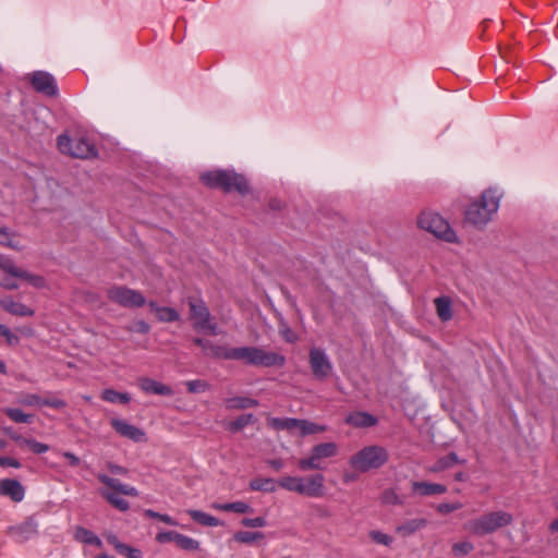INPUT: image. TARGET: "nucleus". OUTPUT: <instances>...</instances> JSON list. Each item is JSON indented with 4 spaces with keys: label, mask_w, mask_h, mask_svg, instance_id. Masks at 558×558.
Segmentation results:
<instances>
[{
    "label": "nucleus",
    "mask_w": 558,
    "mask_h": 558,
    "mask_svg": "<svg viewBox=\"0 0 558 558\" xmlns=\"http://www.w3.org/2000/svg\"><path fill=\"white\" fill-rule=\"evenodd\" d=\"M389 453L386 448L372 445L366 446L353 456L350 457L349 464L352 469L366 473L371 470L381 468L387 463Z\"/></svg>",
    "instance_id": "423d86ee"
},
{
    "label": "nucleus",
    "mask_w": 558,
    "mask_h": 558,
    "mask_svg": "<svg viewBox=\"0 0 558 558\" xmlns=\"http://www.w3.org/2000/svg\"><path fill=\"white\" fill-rule=\"evenodd\" d=\"M0 495L9 497L14 502H21L25 497V488L15 478H3L0 481Z\"/></svg>",
    "instance_id": "f3484780"
},
{
    "label": "nucleus",
    "mask_w": 558,
    "mask_h": 558,
    "mask_svg": "<svg viewBox=\"0 0 558 558\" xmlns=\"http://www.w3.org/2000/svg\"><path fill=\"white\" fill-rule=\"evenodd\" d=\"M101 399L109 403L128 404L131 401V395L128 392H119L112 388L104 389Z\"/></svg>",
    "instance_id": "72a5a7b5"
},
{
    "label": "nucleus",
    "mask_w": 558,
    "mask_h": 558,
    "mask_svg": "<svg viewBox=\"0 0 558 558\" xmlns=\"http://www.w3.org/2000/svg\"><path fill=\"white\" fill-rule=\"evenodd\" d=\"M193 343L199 348H202L204 351H207L209 350L210 345H211V341L207 340V339H203V338H193Z\"/></svg>",
    "instance_id": "052dcab7"
},
{
    "label": "nucleus",
    "mask_w": 558,
    "mask_h": 558,
    "mask_svg": "<svg viewBox=\"0 0 558 558\" xmlns=\"http://www.w3.org/2000/svg\"><path fill=\"white\" fill-rule=\"evenodd\" d=\"M338 452V446L335 442H322L315 445L311 449V453L307 458L300 459L298 462V466L301 471H310V470H318L322 471L325 469L323 464L324 459H328L335 457Z\"/></svg>",
    "instance_id": "9b49d317"
},
{
    "label": "nucleus",
    "mask_w": 558,
    "mask_h": 558,
    "mask_svg": "<svg viewBox=\"0 0 558 558\" xmlns=\"http://www.w3.org/2000/svg\"><path fill=\"white\" fill-rule=\"evenodd\" d=\"M5 415L15 423H32L33 415L24 413L17 408H7L4 410Z\"/></svg>",
    "instance_id": "e433bc0d"
},
{
    "label": "nucleus",
    "mask_w": 558,
    "mask_h": 558,
    "mask_svg": "<svg viewBox=\"0 0 558 558\" xmlns=\"http://www.w3.org/2000/svg\"><path fill=\"white\" fill-rule=\"evenodd\" d=\"M74 537L76 541L96 546L100 548L102 546L101 539L90 530L85 529L83 526H77L75 530Z\"/></svg>",
    "instance_id": "cd10ccee"
},
{
    "label": "nucleus",
    "mask_w": 558,
    "mask_h": 558,
    "mask_svg": "<svg viewBox=\"0 0 558 558\" xmlns=\"http://www.w3.org/2000/svg\"><path fill=\"white\" fill-rule=\"evenodd\" d=\"M10 536L19 543H24L38 534V523L34 517H28L22 523L9 529Z\"/></svg>",
    "instance_id": "2eb2a0df"
},
{
    "label": "nucleus",
    "mask_w": 558,
    "mask_h": 558,
    "mask_svg": "<svg viewBox=\"0 0 558 558\" xmlns=\"http://www.w3.org/2000/svg\"><path fill=\"white\" fill-rule=\"evenodd\" d=\"M107 296L123 307H142L146 303V299L141 292L123 286L108 289Z\"/></svg>",
    "instance_id": "f8f14e48"
},
{
    "label": "nucleus",
    "mask_w": 558,
    "mask_h": 558,
    "mask_svg": "<svg viewBox=\"0 0 558 558\" xmlns=\"http://www.w3.org/2000/svg\"><path fill=\"white\" fill-rule=\"evenodd\" d=\"M185 385L191 393L204 392L209 388V384L202 379L189 380Z\"/></svg>",
    "instance_id": "37998d69"
},
{
    "label": "nucleus",
    "mask_w": 558,
    "mask_h": 558,
    "mask_svg": "<svg viewBox=\"0 0 558 558\" xmlns=\"http://www.w3.org/2000/svg\"><path fill=\"white\" fill-rule=\"evenodd\" d=\"M411 489L413 494L422 497L442 495L447 492V487L442 484L418 481L411 483Z\"/></svg>",
    "instance_id": "412c9836"
},
{
    "label": "nucleus",
    "mask_w": 558,
    "mask_h": 558,
    "mask_svg": "<svg viewBox=\"0 0 558 558\" xmlns=\"http://www.w3.org/2000/svg\"><path fill=\"white\" fill-rule=\"evenodd\" d=\"M97 480L105 485L104 488L99 489L100 496L119 511L125 512L130 509L129 501L121 498L119 495L131 497H137L140 495V492L134 486L124 484L120 480L105 473H98Z\"/></svg>",
    "instance_id": "7ed1b4c3"
},
{
    "label": "nucleus",
    "mask_w": 558,
    "mask_h": 558,
    "mask_svg": "<svg viewBox=\"0 0 558 558\" xmlns=\"http://www.w3.org/2000/svg\"><path fill=\"white\" fill-rule=\"evenodd\" d=\"M138 387L141 388L142 391H144L147 395H158L167 397L173 395V390L171 389V387L149 377L140 378Z\"/></svg>",
    "instance_id": "a211bd4d"
},
{
    "label": "nucleus",
    "mask_w": 558,
    "mask_h": 558,
    "mask_svg": "<svg viewBox=\"0 0 558 558\" xmlns=\"http://www.w3.org/2000/svg\"><path fill=\"white\" fill-rule=\"evenodd\" d=\"M501 194L497 189L489 187L481 194L480 198L472 202L464 213L465 221L474 227L486 226L499 208Z\"/></svg>",
    "instance_id": "f257e3e1"
},
{
    "label": "nucleus",
    "mask_w": 558,
    "mask_h": 558,
    "mask_svg": "<svg viewBox=\"0 0 558 558\" xmlns=\"http://www.w3.org/2000/svg\"><path fill=\"white\" fill-rule=\"evenodd\" d=\"M24 445L27 446L36 454H41L49 450L48 445L39 442L33 438H27L24 440Z\"/></svg>",
    "instance_id": "a18cd8bd"
},
{
    "label": "nucleus",
    "mask_w": 558,
    "mask_h": 558,
    "mask_svg": "<svg viewBox=\"0 0 558 558\" xmlns=\"http://www.w3.org/2000/svg\"><path fill=\"white\" fill-rule=\"evenodd\" d=\"M434 303L441 322H448L452 318L451 300L448 296L436 298Z\"/></svg>",
    "instance_id": "7c9ffc66"
},
{
    "label": "nucleus",
    "mask_w": 558,
    "mask_h": 558,
    "mask_svg": "<svg viewBox=\"0 0 558 558\" xmlns=\"http://www.w3.org/2000/svg\"><path fill=\"white\" fill-rule=\"evenodd\" d=\"M186 303L190 308V319L194 330L207 332L211 336L219 335L218 325L203 299L189 296Z\"/></svg>",
    "instance_id": "6e6552de"
},
{
    "label": "nucleus",
    "mask_w": 558,
    "mask_h": 558,
    "mask_svg": "<svg viewBox=\"0 0 558 558\" xmlns=\"http://www.w3.org/2000/svg\"><path fill=\"white\" fill-rule=\"evenodd\" d=\"M202 182L211 189H220L226 193L232 191L239 194L248 193L250 186L244 175L233 170H213L202 173Z\"/></svg>",
    "instance_id": "39448f33"
},
{
    "label": "nucleus",
    "mask_w": 558,
    "mask_h": 558,
    "mask_svg": "<svg viewBox=\"0 0 558 558\" xmlns=\"http://www.w3.org/2000/svg\"><path fill=\"white\" fill-rule=\"evenodd\" d=\"M0 307L7 313L19 317H28L35 314L33 308L23 303L15 302L12 296H4L1 299Z\"/></svg>",
    "instance_id": "aec40b11"
},
{
    "label": "nucleus",
    "mask_w": 558,
    "mask_h": 558,
    "mask_svg": "<svg viewBox=\"0 0 558 558\" xmlns=\"http://www.w3.org/2000/svg\"><path fill=\"white\" fill-rule=\"evenodd\" d=\"M57 146L60 153L74 158L85 159L97 155L95 145L83 137L71 138L66 134H61L57 138Z\"/></svg>",
    "instance_id": "9d476101"
},
{
    "label": "nucleus",
    "mask_w": 558,
    "mask_h": 558,
    "mask_svg": "<svg viewBox=\"0 0 558 558\" xmlns=\"http://www.w3.org/2000/svg\"><path fill=\"white\" fill-rule=\"evenodd\" d=\"M122 551L121 555H125L128 558H143V554L140 549L129 545L120 546Z\"/></svg>",
    "instance_id": "5fc2aeb1"
},
{
    "label": "nucleus",
    "mask_w": 558,
    "mask_h": 558,
    "mask_svg": "<svg viewBox=\"0 0 558 558\" xmlns=\"http://www.w3.org/2000/svg\"><path fill=\"white\" fill-rule=\"evenodd\" d=\"M460 463V460L456 452H450L445 457L439 458L430 468L432 472L438 473L442 472L447 469L452 468L453 465Z\"/></svg>",
    "instance_id": "f704fd0d"
},
{
    "label": "nucleus",
    "mask_w": 558,
    "mask_h": 558,
    "mask_svg": "<svg viewBox=\"0 0 558 558\" xmlns=\"http://www.w3.org/2000/svg\"><path fill=\"white\" fill-rule=\"evenodd\" d=\"M417 226L438 239L450 243L457 241L456 232L451 229L449 222L437 213L422 211L417 219Z\"/></svg>",
    "instance_id": "1a4fd4ad"
},
{
    "label": "nucleus",
    "mask_w": 558,
    "mask_h": 558,
    "mask_svg": "<svg viewBox=\"0 0 558 558\" xmlns=\"http://www.w3.org/2000/svg\"><path fill=\"white\" fill-rule=\"evenodd\" d=\"M277 483L282 489L310 498H320L325 494V476L322 473L306 477L284 475Z\"/></svg>",
    "instance_id": "20e7f679"
},
{
    "label": "nucleus",
    "mask_w": 558,
    "mask_h": 558,
    "mask_svg": "<svg viewBox=\"0 0 558 558\" xmlns=\"http://www.w3.org/2000/svg\"><path fill=\"white\" fill-rule=\"evenodd\" d=\"M177 545L178 547H180L181 549L183 550H187V551H194V550H197L199 548V542L190 537V536H186L184 534H181L179 535L178 539H177Z\"/></svg>",
    "instance_id": "ea45409f"
},
{
    "label": "nucleus",
    "mask_w": 558,
    "mask_h": 558,
    "mask_svg": "<svg viewBox=\"0 0 558 558\" xmlns=\"http://www.w3.org/2000/svg\"><path fill=\"white\" fill-rule=\"evenodd\" d=\"M254 421L255 416L252 413L242 414L229 423L228 429L232 433H238Z\"/></svg>",
    "instance_id": "c9c22d12"
},
{
    "label": "nucleus",
    "mask_w": 558,
    "mask_h": 558,
    "mask_svg": "<svg viewBox=\"0 0 558 558\" xmlns=\"http://www.w3.org/2000/svg\"><path fill=\"white\" fill-rule=\"evenodd\" d=\"M66 405L68 404L63 399L58 398L56 396H50V397L44 398V401H43V407H49V408H52L56 410H62Z\"/></svg>",
    "instance_id": "de8ad7c7"
},
{
    "label": "nucleus",
    "mask_w": 558,
    "mask_h": 558,
    "mask_svg": "<svg viewBox=\"0 0 558 558\" xmlns=\"http://www.w3.org/2000/svg\"><path fill=\"white\" fill-rule=\"evenodd\" d=\"M179 535H180V533H178L175 531H163V532H159L156 535V541L159 544H166V543H170V542H174L177 544V539H178Z\"/></svg>",
    "instance_id": "8fccbe9b"
},
{
    "label": "nucleus",
    "mask_w": 558,
    "mask_h": 558,
    "mask_svg": "<svg viewBox=\"0 0 558 558\" xmlns=\"http://www.w3.org/2000/svg\"><path fill=\"white\" fill-rule=\"evenodd\" d=\"M0 246L21 252L24 245L20 241L19 233L10 230L8 227L0 228Z\"/></svg>",
    "instance_id": "b1692460"
},
{
    "label": "nucleus",
    "mask_w": 558,
    "mask_h": 558,
    "mask_svg": "<svg viewBox=\"0 0 558 558\" xmlns=\"http://www.w3.org/2000/svg\"><path fill=\"white\" fill-rule=\"evenodd\" d=\"M385 505H402V500L393 489H386L380 497Z\"/></svg>",
    "instance_id": "49530a36"
},
{
    "label": "nucleus",
    "mask_w": 558,
    "mask_h": 558,
    "mask_svg": "<svg viewBox=\"0 0 558 558\" xmlns=\"http://www.w3.org/2000/svg\"><path fill=\"white\" fill-rule=\"evenodd\" d=\"M269 427L276 430H293L296 428L298 418L295 417H270L267 421Z\"/></svg>",
    "instance_id": "473e14b6"
},
{
    "label": "nucleus",
    "mask_w": 558,
    "mask_h": 558,
    "mask_svg": "<svg viewBox=\"0 0 558 558\" xmlns=\"http://www.w3.org/2000/svg\"><path fill=\"white\" fill-rule=\"evenodd\" d=\"M134 330L140 333H147L150 330V326L144 320H138L135 323Z\"/></svg>",
    "instance_id": "680f3d73"
},
{
    "label": "nucleus",
    "mask_w": 558,
    "mask_h": 558,
    "mask_svg": "<svg viewBox=\"0 0 558 558\" xmlns=\"http://www.w3.org/2000/svg\"><path fill=\"white\" fill-rule=\"evenodd\" d=\"M32 87L37 92L48 97H56L58 95L57 81L52 74L46 71H35L29 76Z\"/></svg>",
    "instance_id": "4468645a"
},
{
    "label": "nucleus",
    "mask_w": 558,
    "mask_h": 558,
    "mask_svg": "<svg viewBox=\"0 0 558 558\" xmlns=\"http://www.w3.org/2000/svg\"><path fill=\"white\" fill-rule=\"evenodd\" d=\"M209 351H210V355L214 359L231 361L232 348H230V347L221 345V344H214L211 342Z\"/></svg>",
    "instance_id": "58836bf2"
},
{
    "label": "nucleus",
    "mask_w": 558,
    "mask_h": 558,
    "mask_svg": "<svg viewBox=\"0 0 558 558\" xmlns=\"http://www.w3.org/2000/svg\"><path fill=\"white\" fill-rule=\"evenodd\" d=\"M428 524V521L424 518H415L411 520H407L402 524H399L396 527V533L402 537H408L423 529H425Z\"/></svg>",
    "instance_id": "5701e85b"
},
{
    "label": "nucleus",
    "mask_w": 558,
    "mask_h": 558,
    "mask_svg": "<svg viewBox=\"0 0 558 558\" xmlns=\"http://www.w3.org/2000/svg\"><path fill=\"white\" fill-rule=\"evenodd\" d=\"M111 427L122 437H125L134 442H144L147 440L145 432L124 420L112 418L110 421Z\"/></svg>",
    "instance_id": "dca6fc26"
},
{
    "label": "nucleus",
    "mask_w": 558,
    "mask_h": 558,
    "mask_svg": "<svg viewBox=\"0 0 558 558\" xmlns=\"http://www.w3.org/2000/svg\"><path fill=\"white\" fill-rule=\"evenodd\" d=\"M296 428H299L300 435L302 437L318 434V433H324L327 430L326 425L316 424L314 422H311V421L304 420V418H298Z\"/></svg>",
    "instance_id": "2f4dec72"
},
{
    "label": "nucleus",
    "mask_w": 558,
    "mask_h": 558,
    "mask_svg": "<svg viewBox=\"0 0 558 558\" xmlns=\"http://www.w3.org/2000/svg\"><path fill=\"white\" fill-rule=\"evenodd\" d=\"M234 541L242 544H252L258 539L264 538V533L262 532H248V531H239L233 535Z\"/></svg>",
    "instance_id": "4c0bfd02"
},
{
    "label": "nucleus",
    "mask_w": 558,
    "mask_h": 558,
    "mask_svg": "<svg viewBox=\"0 0 558 558\" xmlns=\"http://www.w3.org/2000/svg\"><path fill=\"white\" fill-rule=\"evenodd\" d=\"M107 539L119 554L122 551L120 546H124L125 544L120 542L116 535H109Z\"/></svg>",
    "instance_id": "e2e57ef3"
},
{
    "label": "nucleus",
    "mask_w": 558,
    "mask_h": 558,
    "mask_svg": "<svg viewBox=\"0 0 558 558\" xmlns=\"http://www.w3.org/2000/svg\"><path fill=\"white\" fill-rule=\"evenodd\" d=\"M0 336L5 338V341L9 345H17L20 343V338L15 336L9 327L3 324H0Z\"/></svg>",
    "instance_id": "09e8293b"
},
{
    "label": "nucleus",
    "mask_w": 558,
    "mask_h": 558,
    "mask_svg": "<svg viewBox=\"0 0 558 558\" xmlns=\"http://www.w3.org/2000/svg\"><path fill=\"white\" fill-rule=\"evenodd\" d=\"M226 408L228 410H245L248 408H255L258 405V401L256 399H252L248 397H231L225 400Z\"/></svg>",
    "instance_id": "a878e982"
},
{
    "label": "nucleus",
    "mask_w": 558,
    "mask_h": 558,
    "mask_svg": "<svg viewBox=\"0 0 558 558\" xmlns=\"http://www.w3.org/2000/svg\"><path fill=\"white\" fill-rule=\"evenodd\" d=\"M4 432L7 435H9L14 441L19 442L20 445H24V440L27 439V438L22 437L21 435L13 433L11 428H5Z\"/></svg>",
    "instance_id": "69168bd1"
},
{
    "label": "nucleus",
    "mask_w": 558,
    "mask_h": 558,
    "mask_svg": "<svg viewBox=\"0 0 558 558\" xmlns=\"http://www.w3.org/2000/svg\"><path fill=\"white\" fill-rule=\"evenodd\" d=\"M308 360L312 373L316 379L325 380L330 375L332 364L323 349L312 348Z\"/></svg>",
    "instance_id": "ddd939ff"
},
{
    "label": "nucleus",
    "mask_w": 558,
    "mask_h": 558,
    "mask_svg": "<svg viewBox=\"0 0 558 558\" xmlns=\"http://www.w3.org/2000/svg\"><path fill=\"white\" fill-rule=\"evenodd\" d=\"M241 524L246 527H265L267 525V520L264 517L244 518L242 519Z\"/></svg>",
    "instance_id": "603ef678"
},
{
    "label": "nucleus",
    "mask_w": 558,
    "mask_h": 558,
    "mask_svg": "<svg viewBox=\"0 0 558 558\" xmlns=\"http://www.w3.org/2000/svg\"><path fill=\"white\" fill-rule=\"evenodd\" d=\"M107 469L110 473L117 474V475H126L129 473V470L126 468L116 464L113 462H108Z\"/></svg>",
    "instance_id": "4d7b16f0"
},
{
    "label": "nucleus",
    "mask_w": 558,
    "mask_h": 558,
    "mask_svg": "<svg viewBox=\"0 0 558 558\" xmlns=\"http://www.w3.org/2000/svg\"><path fill=\"white\" fill-rule=\"evenodd\" d=\"M461 508H462L461 502H452V504L442 502L436 507V510L440 514H448V513L459 510Z\"/></svg>",
    "instance_id": "864d4df0"
},
{
    "label": "nucleus",
    "mask_w": 558,
    "mask_h": 558,
    "mask_svg": "<svg viewBox=\"0 0 558 558\" xmlns=\"http://www.w3.org/2000/svg\"><path fill=\"white\" fill-rule=\"evenodd\" d=\"M149 308L157 314L158 320L162 323H172L180 319V314L177 310L169 306H159L157 302L150 301Z\"/></svg>",
    "instance_id": "393cba45"
},
{
    "label": "nucleus",
    "mask_w": 558,
    "mask_h": 558,
    "mask_svg": "<svg viewBox=\"0 0 558 558\" xmlns=\"http://www.w3.org/2000/svg\"><path fill=\"white\" fill-rule=\"evenodd\" d=\"M213 508L220 511L235 512V513H251L254 509L244 501H234L227 504H214Z\"/></svg>",
    "instance_id": "c756f323"
},
{
    "label": "nucleus",
    "mask_w": 558,
    "mask_h": 558,
    "mask_svg": "<svg viewBox=\"0 0 558 558\" xmlns=\"http://www.w3.org/2000/svg\"><path fill=\"white\" fill-rule=\"evenodd\" d=\"M8 275L23 279L37 289H44L47 286L46 279L43 276L31 274L27 270L15 266L14 263L12 264Z\"/></svg>",
    "instance_id": "4be33fe9"
},
{
    "label": "nucleus",
    "mask_w": 558,
    "mask_h": 558,
    "mask_svg": "<svg viewBox=\"0 0 558 558\" xmlns=\"http://www.w3.org/2000/svg\"><path fill=\"white\" fill-rule=\"evenodd\" d=\"M250 489L253 492L274 493L278 483L274 478L256 477L250 481Z\"/></svg>",
    "instance_id": "c85d7f7f"
},
{
    "label": "nucleus",
    "mask_w": 558,
    "mask_h": 558,
    "mask_svg": "<svg viewBox=\"0 0 558 558\" xmlns=\"http://www.w3.org/2000/svg\"><path fill=\"white\" fill-rule=\"evenodd\" d=\"M369 537L377 544L390 546L392 543V537L380 532V531H371Z\"/></svg>",
    "instance_id": "3c124183"
},
{
    "label": "nucleus",
    "mask_w": 558,
    "mask_h": 558,
    "mask_svg": "<svg viewBox=\"0 0 558 558\" xmlns=\"http://www.w3.org/2000/svg\"><path fill=\"white\" fill-rule=\"evenodd\" d=\"M144 515L149 519L159 520L168 525L177 526L178 522L172 519L169 514L157 512L153 509H145Z\"/></svg>",
    "instance_id": "a19ab883"
},
{
    "label": "nucleus",
    "mask_w": 558,
    "mask_h": 558,
    "mask_svg": "<svg viewBox=\"0 0 558 558\" xmlns=\"http://www.w3.org/2000/svg\"><path fill=\"white\" fill-rule=\"evenodd\" d=\"M512 522L513 515L511 513L498 510L471 520L465 527L475 535L484 536L496 532L498 529L509 526Z\"/></svg>",
    "instance_id": "0eeeda50"
},
{
    "label": "nucleus",
    "mask_w": 558,
    "mask_h": 558,
    "mask_svg": "<svg viewBox=\"0 0 558 558\" xmlns=\"http://www.w3.org/2000/svg\"><path fill=\"white\" fill-rule=\"evenodd\" d=\"M268 464L276 471L281 470L284 465V463L281 459H271L268 461Z\"/></svg>",
    "instance_id": "338daca9"
},
{
    "label": "nucleus",
    "mask_w": 558,
    "mask_h": 558,
    "mask_svg": "<svg viewBox=\"0 0 558 558\" xmlns=\"http://www.w3.org/2000/svg\"><path fill=\"white\" fill-rule=\"evenodd\" d=\"M62 456L69 461L71 466H78L81 463L80 458L73 452L65 451L62 453Z\"/></svg>",
    "instance_id": "bf43d9fd"
},
{
    "label": "nucleus",
    "mask_w": 558,
    "mask_h": 558,
    "mask_svg": "<svg viewBox=\"0 0 558 558\" xmlns=\"http://www.w3.org/2000/svg\"><path fill=\"white\" fill-rule=\"evenodd\" d=\"M12 264H13V260L10 257H8V256H5L3 254H0V269L2 271L8 274L10 268H11V266H12Z\"/></svg>",
    "instance_id": "13d9d810"
},
{
    "label": "nucleus",
    "mask_w": 558,
    "mask_h": 558,
    "mask_svg": "<svg viewBox=\"0 0 558 558\" xmlns=\"http://www.w3.org/2000/svg\"><path fill=\"white\" fill-rule=\"evenodd\" d=\"M231 361H241L256 367H282L287 359L278 352L266 351L259 347L246 345L232 348Z\"/></svg>",
    "instance_id": "f03ea898"
},
{
    "label": "nucleus",
    "mask_w": 558,
    "mask_h": 558,
    "mask_svg": "<svg viewBox=\"0 0 558 558\" xmlns=\"http://www.w3.org/2000/svg\"><path fill=\"white\" fill-rule=\"evenodd\" d=\"M0 287L5 290H16L19 288V284L15 281L5 278L2 281H0Z\"/></svg>",
    "instance_id": "0e129e2a"
},
{
    "label": "nucleus",
    "mask_w": 558,
    "mask_h": 558,
    "mask_svg": "<svg viewBox=\"0 0 558 558\" xmlns=\"http://www.w3.org/2000/svg\"><path fill=\"white\" fill-rule=\"evenodd\" d=\"M474 549V545L471 542L463 541L452 545V553L458 557H464Z\"/></svg>",
    "instance_id": "79ce46f5"
},
{
    "label": "nucleus",
    "mask_w": 558,
    "mask_h": 558,
    "mask_svg": "<svg viewBox=\"0 0 558 558\" xmlns=\"http://www.w3.org/2000/svg\"><path fill=\"white\" fill-rule=\"evenodd\" d=\"M0 466H2V468L10 466V468L19 469V468H21V462L14 458L0 456Z\"/></svg>",
    "instance_id": "6e6d98bb"
},
{
    "label": "nucleus",
    "mask_w": 558,
    "mask_h": 558,
    "mask_svg": "<svg viewBox=\"0 0 558 558\" xmlns=\"http://www.w3.org/2000/svg\"><path fill=\"white\" fill-rule=\"evenodd\" d=\"M269 207L272 210H280L281 209V202L278 199H271L269 202Z\"/></svg>",
    "instance_id": "774afa93"
},
{
    "label": "nucleus",
    "mask_w": 558,
    "mask_h": 558,
    "mask_svg": "<svg viewBox=\"0 0 558 558\" xmlns=\"http://www.w3.org/2000/svg\"><path fill=\"white\" fill-rule=\"evenodd\" d=\"M187 514L198 524L203 526H219L221 525V521L217 519L216 517L208 514L202 510H194L190 509L187 510Z\"/></svg>",
    "instance_id": "bb28decb"
},
{
    "label": "nucleus",
    "mask_w": 558,
    "mask_h": 558,
    "mask_svg": "<svg viewBox=\"0 0 558 558\" xmlns=\"http://www.w3.org/2000/svg\"><path fill=\"white\" fill-rule=\"evenodd\" d=\"M345 424L356 428L373 427L378 423V420L364 411H353L344 418Z\"/></svg>",
    "instance_id": "6ab92c4d"
},
{
    "label": "nucleus",
    "mask_w": 558,
    "mask_h": 558,
    "mask_svg": "<svg viewBox=\"0 0 558 558\" xmlns=\"http://www.w3.org/2000/svg\"><path fill=\"white\" fill-rule=\"evenodd\" d=\"M44 398L36 393H27L20 399V403L25 407H43Z\"/></svg>",
    "instance_id": "c03bdc74"
}]
</instances>
